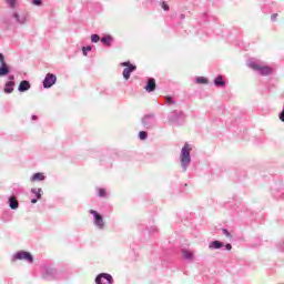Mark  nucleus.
Masks as SVG:
<instances>
[{"label": "nucleus", "mask_w": 284, "mask_h": 284, "mask_svg": "<svg viewBox=\"0 0 284 284\" xmlns=\"http://www.w3.org/2000/svg\"><path fill=\"white\" fill-rule=\"evenodd\" d=\"M190 152H192V149L190 148V144L185 143L180 154V161L183 172H186L187 166L190 165V163H192V156L190 155Z\"/></svg>", "instance_id": "obj_1"}, {"label": "nucleus", "mask_w": 284, "mask_h": 284, "mask_svg": "<svg viewBox=\"0 0 284 284\" xmlns=\"http://www.w3.org/2000/svg\"><path fill=\"white\" fill-rule=\"evenodd\" d=\"M248 67L252 70H255L256 72H260V74H262V77H267V75L272 74V72H274V70L271 67H268V65H261V64H258L256 62H250Z\"/></svg>", "instance_id": "obj_2"}, {"label": "nucleus", "mask_w": 284, "mask_h": 284, "mask_svg": "<svg viewBox=\"0 0 284 284\" xmlns=\"http://www.w3.org/2000/svg\"><path fill=\"white\" fill-rule=\"evenodd\" d=\"M121 65L123 68H125L123 70L122 74H123L125 81H128L130 79V74H132V72H134V70H136V65H133L130 62H122Z\"/></svg>", "instance_id": "obj_3"}, {"label": "nucleus", "mask_w": 284, "mask_h": 284, "mask_svg": "<svg viewBox=\"0 0 284 284\" xmlns=\"http://www.w3.org/2000/svg\"><path fill=\"white\" fill-rule=\"evenodd\" d=\"M97 284H112L114 283V280L112 278V275L108 273H101L95 278Z\"/></svg>", "instance_id": "obj_4"}, {"label": "nucleus", "mask_w": 284, "mask_h": 284, "mask_svg": "<svg viewBox=\"0 0 284 284\" xmlns=\"http://www.w3.org/2000/svg\"><path fill=\"white\" fill-rule=\"evenodd\" d=\"M7 74H10V67L6 63L3 53H0V77H7Z\"/></svg>", "instance_id": "obj_5"}, {"label": "nucleus", "mask_w": 284, "mask_h": 284, "mask_svg": "<svg viewBox=\"0 0 284 284\" xmlns=\"http://www.w3.org/2000/svg\"><path fill=\"white\" fill-rule=\"evenodd\" d=\"M154 123H156V118L152 113L145 114L142 118V125H144V128H151Z\"/></svg>", "instance_id": "obj_6"}, {"label": "nucleus", "mask_w": 284, "mask_h": 284, "mask_svg": "<svg viewBox=\"0 0 284 284\" xmlns=\"http://www.w3.org/2000/svg\"><path fill=\"white\" fill-rule=\"evenodd\" d=\"M57 83V75L48 73L43 80V88H52Z\"/></svg>", "instance_id": "obj_7"}, {"label": "nucleus", "mask_w": 284, "mask_h": 284, "mask_svg": "<svg viewBox=\"0 0 284 284\" xmlns=\"http://www.w3.org/2000/svg\"><path fill=\"white\" fill-rule=\"evenodd\" d=\"M90 214L94 216V223L97 227H99L100 230H103V227L105 226V223L103 222V216H101V214H99V212L94 210H91Z\"/></svg>", "instance_id": "obj_8"}, {"label": "nucleus", "mask_w": 284, "mask_h": 284, "mask_svg": "<svg viewBox=\"0 0 284 284\" xmlns=\"http://www.w3.org/2000/svg\"><path fill=\"white\" fill-rule=\"evenodd\" d=\"M16 258H18V261H27L28 263H32L33 258H32V254L26 252V251H20L16 254Z\"/></svg>", "instance_id": "obj_9"}, {"label": "nucleus", "mask_w": 284, "mask_h": 284, "mask_svg": "<svg viewBox=\"0 0 284 284\" xmlns=\"http://www.w3.org/2000/svg\"><path fill=\"white\" fill-rule=\"evenodd\" d=\"M144 89L146 92H154L156 90V80L154 78L149 79Z\"/></svg>", "instance_id": "obj_10"}, {"label": "nucleus", "mask_w": 284, "mask_h": 284, "mask_svg": "<svg viewBox=\"0 0 284 284\" xmlns=\"http://www.w3.org/2000/svg\"><path fill=\"white\" fill-rule=\"evenodd\" d=\"M18 90L19 92H27V90H30V82L28 80L21 81Z\"/></svg>", "instance_id": "obj_11"}, {"label": "nucleus", "mask_w": 284, "mask_h": 284, "mask_svg": "<svg viewBox=\"0 0 284 284\" xmlns=\"http://www.w3.org/2000/svg\"><path fill=\"white\" fill-rule=\"evenodd\" d=\"M4 92L6 94H12L14 92V82L8 81L4 85Z\"/></svg>", "instance_id": "obj_12"}, {"label": "nucleus", "mask_w": 284, "mask_h": 284, "mask_svg": "<svg viewBox=\"0 0 284 284\" xmlns=\"http://www.w3.org/2000/svg\"><path fill=\"white\" fill-rule=\"evenodd\" d=\"M9 206L11 210H17L19 207V201H17V196L12 195L9 197Z\"/></svg>", "instance_id": "obj_13"}, {"label": "nucleus", "mask_w": 284, "mask_h": 284, "mask_svg": "<svg viewBox=\"0 0 284 284\" xmlns=\"http://www.w3.org/2000/svg\"><path fill=\"white\" fill-rule=\"evenodd\" d=\"M222 246H223V242H219V241H213L209 245L210 250H221Z\"/></svg>", "instance_id": "obj_14"}, {"label": "nucleus", "mask_w": 284, "mask_h": 284, "mask_svg": "<svg viewBox=\"0 0 284 284\" xmlns=\"http://www.w3.org/2000/svg\"><path fill=\"white\" fill-rule=\"evenodd\" d=\"M182 256L183 258H186V261H192V258H194V254L189 250L182 251Z\"/></svg>", "instance_id": "obj_15"}, {"label": "nucleus", "mask_w": 284, "mask_h": 284, "mask_svg": "<svg viewBox=\"0 0 284 284\" xmlns=\"http://www.w3.org/2000/svg\"><path fill=\"white\" fill-rule=\"evenodd\" d=\"M13 19H16L17 23H26L27 19H26V16H19V13H13Z\"/></svg>", "instance_id": "obj_16"}, {"label": "nucleus", "mask_w": 284, "mask_h": 284, "mask_svg": "<svg viewBox=\"0 0 284 284\" xmlns=\"http://www.w3.org/2000/svg\"><path fill=\"white\" fill-rule=\"evenodd\" d=\"M31 181H45V175H43V173H34Z\"/></svg>", "instance_id": "obj_17"}, {"label": "nucleus", "mask_w": 284, "mask_h": 284, "mask_svg": "<svg viewBox=\"0 0 284 284\" xmlns=\"http://www.w3.org/2000/svg\"><path fill=\"white\" fill-rule=\"evenodd\" d=\"M214 84L217 87V88H222L223 85H225V81H223V77L221 75H217L214 80Z\"/></svg>", "instance_id": "obj_18"}, {"label": "nucleus", "mask_w": 284, "mask_h": 284, "mask_svg": "<svg viewBox=\"0 0 284 284\" xmlns=\"http://www.w3.org/2000/svg\"><path fill=\"white\" fill-rule=\"evenodd\" d=\"M101 42L104 43V45H112V36H106L101 39Z\"/></svg>", "instance_id": "obj_19"}, {"label": "nucleus", "mask_w": 284, "mask_h": 284, "mask_svg": "<svg viewBox=\"0 0 284 284\" xmlns=\"http://www.w3.org/2000/svg\"><path fill=\"white\" fill-rule=\"evenodd\" d=\"M31 192H32V194H36L37 199H41V192H43V190L32 189Z\"/></svg>", "instance_id": "obj_20"}, {"label": "nucleus", "mask_w": 284, "mask_h": 284, "mask_svg": "<svg viewBox=\"0 0 284 284\" xmlns=\"http://www.w3.org/2000/svg\"><path fill=\"white\" fill-rule=\"evenodd\" d=\"M100 40H101V37H99V34L91 36L92 43H99Z\"/></svg>", "instance_id": "obj_21"}, {"label": "nucleus", "mask_w": 284, "mask_h": 284, "mask_svg": "<svg viewBox=\"0 0 284 284\" xmlns=\"http://www.w3.org/2000/svg\"><path fill=\"white\" fill-rule=\"evenodd\" d=\"M92 51V47H83L82 48V52H83V55L84 57H88V52H91Z\"/></svg>", "instance_id": "obj_22"}, {"label": "nucleus", "mask_w": 284, "mask_h": 284, "mask_svg": "<svg viewBox=\"0 0 284 284\" xmlns=\"http://www.w3.org/2000/svg\"><path fill=\"white\" fill-rule=\"evenodd\" d=\"M139 138L141 139V141H145V139H148V132L141 131L139 133Z\"/></svg>", "instance_id": "obj_23"}, {"label": "nucleus", "mask_w": 284, "mask_h": 284, "mask_svg": "<svg viewBox=\"0 0 284 284\" xmlns=\"http://www.w3.org/2000/svg\"><path fill=\"white\" fill-rule=\"evenodd\" d=\"M8 6H10L11 8H14L17 6V0H6Z\"/></svg>", "instance_id": "obj_24"}, {"label": "nucleus", "mask_w": 284, "mask_h": 284, "mask_svg": "<svg viewBox=\"0 0 284 284\" xmlns=\"http://www.w3.org/2000/svg\"><path fill=\"white\" fill-rule=\"evenodd\" d=\"M196 83H207V79H205L203 77H199V78H196Z\"/></svg>", "instance_id": "obj_25"}, {"label": "nucleus", "mask_w": 284, "mask_h": 284, "mask_svg": "<svg viewBox=\"0 0 284 284\" xmlns=\"http://www.w3.org/2000/svg\"><path fill=\"white\" fill-rule=\"evenodd\" d=\"M222 233L224 234V236H231L230 231H227V229H222Z\"/></svg>", "instance_id": "obj_26"}, {"label": "nucleus", "mask_w": 284, "mask_h": 284, "mask_svg": "<svg viewBox=\"0 0 284 284\" xmlns=\"http://www.w3.org/2000/svg\"><path fill=\"white\" fill-rule=\"evenodd\" d=\"M162 8L163 10H165L166 12L170 10V6H168V3L162 2Z\"/></svg>", "instance_id": "obj_27"}, {"label": "nucleus", "mask_w": 284, "mask_h": 284, "mask_svg": "<svg viewBox=\"0 0 284 284\" xmlns=\"http://www.w3.org/2000/svg\"><path fill=\"white\" fill-rule=\"evenodd\" d=\"M99 196H105V189H99Z\"/></svg>", "instance_id": "obj_28"}, {"label": "nucleus", "mask_w": 284, "mask_h": 284, "mask_svg": "<svg viewBox=\"0 0 284 284\" xmlns=\"http://www.w3.org/2000/svg\"><path fill=\"white\" fill-rule=\"evenodd\" d=\"M276 17H278V13L272 14V16H271V20H272V21H276Z\"/></svg>", "instance_id": "obj_29"}, {"label": "nucleus", "mask_w": 284, "mask_h": 284, "mask_svg": "<svg viewBox=\"0 0 284 284\" xmlns=\"http://www.w3.org/2000/svg\"><path fill=\"white\" fill-rule=\"evenodd\" d=\"M33 6H41V0H33Z\"/></svg>", "instance_id": "obj_30"}, {"label": "nucleus", "mask_w": 284, "mask_h": 284, "mask_svg": "<svg viewBox=\"0 0 284 284\" xmlns=\"http://www.w3.org/2000/svg\"><path fill=\"white\" fill-rule=\"evenodd\" d=\"M280 119H281V121H283V123H284V109H283L282 113L280 114Z\"/></svg>", "instance_id": "obj_31"}, {"label": "nucleus", "mask_w": 284, "mask_h": 284, "mask_svg": "<svg viewBox=\"0 0 284 284\" xmlns=\"http://www.w3.org/2000/svg\"><path fill=\"white\" fill-rule=\"evenodd\" d=\"M225 248L230 252V250H232V244H226Z\"/></svg>", "instance_id": "obj_32"}, {"label": "nucleus", "mask_w": 284, "mask_h": 284, "mask_svg": "<svg viewBox=\"0 0 284 284\" xmlns=\"http://www.w3.org/2000/svg\"><path fill=\"white\" fill-rule=\"evenodd\" d=\"M168 103H174V100L172 98L166 99Z\"/></svg>", "instance_id": "obj_33"}, {"label": "nucleus", "mask_w": 284, "mask_h": 284, "mask_svg": "<svg viewBox=\"0 0 284 284\" xmlns=\"http://www.w3.org/2000/svg\"><path fill=\"white\" fill-rule=\"evenodd\" d=\"M9 81L14 82V75H9Z\"/></svg>", "instance_id": "obj_34"}, {"label": "nucleus", "mask_w": 284, "mask_h": 284, "mask_svg": "<svg viewBox=\"0 0 284 284\" xmlns=\"http://www.w3.org/2000/svg\"><path fill=\"white\" fill-rule=\"evenodd\" d=\"M38 200H39V199H32V200H31V203L34 204V203H37Z\"/></svg>", "instance_id": "obj_35"}, {"label": "nucleus", "mask_w": 284, "mask_h": 284, "mask_svg": "<svg viewBox=\"0 0 284 284\" xmlns=\"http://www.w3.org/2000/svg\"><path fill=\"white\" fill-rule=\"evenodd\" d=\"M32 120H33V121H37V115H32Z\"/></svg>", "instance_id": "obj_36"}, {"label": "nucleus", "mask_w": 284, "mask_h": 284, "mask_svg": "<svg viewBox=\"0 0 284 284\" xmlns=\"http://www.w3.org/2000/svg\"><path fill=\"white\" fill-rule=\"evenodd\" d=\"M48 274H49V273L47 272V275H44V278L50 280V277L48 276Z\"/></svg>", "instance_id": "obj_37"}, {"label": "nucleus", "mask_w": 284, "mask_h": 284, "mask_svg": "<svg viewBox=\"0 0 284 284\" xmlns=\"http://www.w3.org/2000/svg\"><path fill=\"white\" fill-rule=\"evenodd\" d=\"M170 121H174V118L171 116V118H170Z\"/></svg>", "instance_id": "obj_38"}]
</instances>
